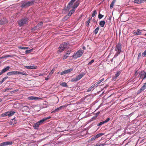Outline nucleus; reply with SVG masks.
I'll list each match as a JSON object with an SVG mask.
<instances>
[{"label": "nucleus", "instance_id": "obj_36", "mask_svg": "<svg viewBox=\"0 0 146 146\" xmlns=\"http://www.w3.org/2000/svg\"><path fill=\"white\" fill-rule=\"evenodd\" d=\"M33 50V49H30L28 50H26V51H25V53L28 54L32 52Z\"/></svg>", "mask_w": 146, "mask_h": 146}, {"label": "nucleus", "instance_id": "obj_33", "mask_svg": "<svg viewBox=\"0 0 146 146\" xmlns=\"http://www.w3.org/2000/svg\"><path fill=\"white\" fill-rule=\"evenodd\" d=\"M11 57V56L10 55H5V56H3L1 58H8V57Z\"/></svg>", "mask_w": 146, "mask_h": 146}, {"label": "nucleus", "instance_id": "obj_51", "mask_svg": "<svg viewBox=\"0 0 146 146\" xmlns=\"http://www.w3.org/2000/svg\"><path fill=\"white\" fill-rule=\"evenodd\" d=\"M120 53H119V52H118V51H117V52L115 54V55L114 57V58L115 57H117L118 55Z\"/></svg>", "mask_w": 146, "mask_h": 146}, {"label": "nucleus", "instance_id": "obj_29", "mask_svg": "<svg viewBox=\"0 0 146 146\" xmlns=\"http://www.w3.org/2000/svg\"><path fill=\"white\" fill-rule=\"evenodd\" d=\"M100 113V112L98 111L97 113H96V115L94 116L93 117H92V121L93 120L95 119L99 115Z\"/></svg>", "mask_w": 146, "mask_h": 146}, {"label": "nucleus", "instance_id": "obj_22", "mask_svg": "<svg viewBox=\"0 0 146 146\" xmlns=\"http://www.w3.org/2000/svg\"><path fill=\"white\" fill-rule=\"evenodd\" d=\"M51 117L50 116L48 117H44L42 119L40 120L41 121V122H42L43 123H44L45 121H46V120L49 119Z\"/></svg>", "mask_w": 146, "mask_h": 146}, {"label": "nucleus", "instance_id": "obj_19", "mask_svg": "<svg viewBox=\"0 0 146 146\" xmlns=\"http://www.w3.org/2000/svg\"><path fill=\"white\" fill-rule=\"evenodd\" d=\"M79 4L80 3L79 1H77L75 3H74V5L72 7V8H73L75 9L76 8L78 7Z\"/></svg>", "mask_w": 146, "mask_h": 146}, {"label": "nucleus", "instance_id": "obj_41", "mask_svg": "<svg viewBox=\"0 0 146 146\" xmlns=\"http://www.w3.org/2000/svg\"><path fill=\"white\" fill-rule=\"evenodd\" d=\"M105 123L104 121H102V122H101L99 123L97 125L98 126H100Z\"/></svg>", "mask_w": 146, "mask_h": 146}, {"label": "nucleus", "instance_id": "obj_12", "mask_svg": "<svg viewBox=\"0 0 146 146\" xmlns=\"http://www.w3.org/2000/svg\"><path fill=\"white\" fill-rule=\"evenodd\" d=\"M121 45L120 43H118L116 46L115 50H117L119 53L121 52Z\"/></svg>", "mask_w": 146, "mask_h": 146}, {"label": "nucleus", "instance_id": "obj_48", "mask_svg": "<svg viewBox=\"0 0 146 146\" xmlns=\"http://www.w3.org/2000/svg\"><path fill=\"white\" fill-rule=\"evenodd\" d=\"M110 119L109 118H107L106 120L104 121L105 123L108 122L110 120Z\"/></svg>", "mask_w": 146, "mask_h": 146}, {"label": "nucleus", "instance_id": "obj_26", "mask_svg": "<svg viewBox=\"0 0 146 146\" xmlns=\"http://www.w3.org/2000/svg\"><path fill=\"white\" fill-rule=\"evenodd\" d=\"M39 30L40 29H39L38 27L37 26H36V27H34L31 29V31L33 32L36 31H37Z\"/></svg>", "mask_w": 146, "mask_h": 146}, {"label": "nucleus", "instance_id": "obj_56", "mask_svg": "<svg viewBox=\"0 0 146 146\" xmlns=\"http://www.w3.org/2000/svg\"><path fill=\"white\" fill-rule=\"evenodd\" d=\"M38 123H39V124H40V125L41 124H43V123L41 122V121L40 120L39 121H38Z\"/></svg>", "mask_w": 146, "mask_h": 146}, {"label": "nucleus", "instance_id": "obj_64", "mask_svg": "<svg viewBox=\"0 0 146 146\" xmlns=\"http://www.w3.org/2000/svg\"><path fill=\"white\" fill-rule=\"evenodd\" d=\"M93 22H96V20H95V19H93Z\"/></svg>", "mask_w": 146, "mask_h": 146}, {"label": "nucleus", "instance_id": "obj_30", "mask_svg": "<svg viewBox=\"0 0 146 146\" xmlns=\"http://www.w3.org/2000/svg\"><path fill=\"white\" fill-rule=\"evenodd\" d=\"M116 0H113V1H112L110 6V9H112L113 8L114 6V4Z\"/></svg>", "mask_w": 146, "mask_h": 146}, {"label": "nucleus", "instance_id": "obj_9", "mask_svg": "<svg viewBox=\"0 0 146 146\" xmlns=\"http://www.w3.org/2000/svg\"><path fill=\"white\" fill-rule=\"evenodd\" d=\"M13 144L12 141H8L4 142L0 144V146H5L8 145H11Z\"/></svg>", "mask_w": 146, "mask_h": 146}, {"label": "nucleus", "instance_id": "obj_31", "mask_svg": "<svg viewBox=\"0 0 146 146\" xmlns=\"http://www.w3.org/2000/svg\"><path fill=\"white\" fill-rule=\"evenodd\" d=\"M60 85L63 87H67L68 86L67 84L65 82H62L60 83Z\"/></svg>", "mask_w": 146, "mask_h": 146}, {"label": "nucleus", "instance_id": "obj_43", "mask_svg": "<svg viewBox=\"0 0 146 146\" xmlns=\"http://www.w3.org/2000/svg\"><path fill=\"white\" fill-rule=\"evenodd\" d=\"M60 110L59 108L56 109L54 111H53L52 112H58Z\"/></svg>", "mask_w": 146, "mask_h": 146}, {"label": "nucleus", "instance_id": "obj_14", "mask_svg": "<svg viewBox=\"0 0 146 146\" xmlns=\"http://www.w3.org/2000/svg\"><path fill=\"white\" fill-rule=\"evenodd\" d=\"M8 22V21L6 18H3L0 20V24L1 25L5 24L7 23Z\"/></svg>", "mask_w": 146, "mask_h": 146}, {"label": "nucleus", "instance_id": "obj_37", "mask_svg": "<svg viewBox=\"0 0 146 146\" xmlns=\"http://www.w3.org/2000/svg\"><path fill=\"white\" fill-rule=\"evenodd\" d=\"M121 73V72L119 71H117L115 74V76L116 77L118 76Z\"/></svg>", "mask_w": 146, "mask_h": 146}, {"label": "nucleus", "instance_id": "obj_15", "mask_svg": "<svg viewBox=\"0 0 146 146\" xmlns=\"http://www.w3.org/2000/svg\"><path fill=\"white\" fill-rule=\"evenodd\" d=\"M10 68V67L9 66H7L6 68H4L0 72V75L7 72L9 70Z\"/></svg>", "mask_w": 146, "mask_h": 146}, {"label": "nucleus", "instance_id": "obj_20", "mask_svg": "<svg viewBox=\"0 0 146 146\" xmlns=\"http://www.w3.org/2000/svg\"><path fill=\"white\" fill-rule=\"evenodd\" d=\"M43 22L41 21L39 23L36 25L40 30L42 28L43 26Z\"/></svg>", "mask_w": 146, "mask_h": 146}, {"label": "nucleus", "instance_id": "obj_60", "mask_svg": "<svg viewBox=\"0 0 146 146\" xmlns=\"http://www.w3.org/2000/svg\"><path fill=\"white\" fill-rule=\"evenodd\" d=\"M88 65H90L91 64V61L88 63Z\"/></svg>", "mask_w": 146, "mask_h": 146}, {"label": "nucleus", "instance_id": "obj_11", "mask_svg": "<svg viewBox=\"0 0 146 146\" xmlns=\"http://www.w3.org/2000/svg\"><path fill=\"white\" fill-rule=\"evenodd\" d=\"M76 0H71L68 4L67 7H66V10H69L70 9V7H71L73 4L74 2Z\"/></svg>", "mask_w": 146, "mask_h": 146}, {"label": "nucleus", "instance_id": "obj_21", "mask_svg": "<svg viewBox=\"0 0 146 146\" xmlns=\"http://www.w3.org/2000/svg\"><path fill=\"white\" fill-rule=\"evenodd\" d=\"M146 1V0H135L134 2L137 3H143Z\"/></svg>", "mask_w": 146, "mask_h": 146}, {"label": "nucleus", "instance_id": "obj_44", "mask_svg": "<svg viewBox=\"0 0 146 146\" xmlns=\"http://www.w3.org/2000/svg\"><path fill=\"white\" fill-rule=\"evenodd\" d=\"M75 9L73 8V9L70 11V12L72 14L75 11Z\"/></svg>", "mask_w": 146, "mask_h": 146}, {"label": "nucleus", "instance_id": "obj_34", "mask_svg": "<svg viewBox=\"0 0 146 146\" xmlns=\"http://www.w3.org/2000/svg\"><path fill=\"white\" fill-rule=\"evenodd\" d=\"M67 106V105L66 104L64 106H62L59 107L58 108H59L60 110L64 108H66Z\"/></svg>", "mask_w": 146, "mask_h": 146}, {"label": "nucleus", "instance_id": "obj_13", "mask_svg": "<svg viewBox=\"0 0 146 146\" xmlns=\"http://www.w3.org/2000/svg\"><path fill=\"white\" fill-rule=\"evenodd\" d=\"M104 135V133H99L97 134V135L95 136H92L93 137H92V141L96 139L101 137Z\"/></svg>", "mask_w": 146, "mask_h": 146}, {"label": "nucleus", "instance_id": "obj_55", "mask_svg": "<svg viewBox=\"0 0 146 146\" xmlns=\"http://www.w3.org/2000/svg\"><path fill=\"white\" fill-rule=\"evenodd\" d=\"M45 75L44 73H43V74H39L38 75V76H43V75Z\"/></svg>", "mask_w": 146, "mask_h": 146}, {"label": "nucleus", "instance_id": "obj_8", "mask_svg": "<svg viewBox=\"0 0 146 146\" xmlns=\"http://www.w3.org/2000/svg\"><path fill=\"white\" fill-rule=\"evenodd\" d=\"M139 79L144 80L146 78V72L143 71L140 73L139 76Z\"/></svg>", "mask_w": 146, "mask_h": 146}, {"label": "nucleus", "instance_id": "obj_18", "mask_svg": "<svg viewBox=\"0 0 146 146\" xmlns=\"http://www.w3.org/2000/svg\"><path fill=\"white\" fill-rule=\"evenodd\" d=\"M137 31L134 32L133 34L135 35H140L141 34V30L140 29H138L137 30Z\"/></svg>", "mask_w": 146, "mask_h": 146}, {"label": "nucleus", "instance_id": "obj_50", "mask_svg": "<svg viewBox=\"0 0 146 146\" xmlns=\"http://www.w3.org/2000/svg\"><path fill=\"white\" fill-rule=\"evenodd\" d=\"M70 51H68L66 53V54L68 56L70 54Z\"/></svg>", "mask_w": 146, "mask_h": 146}, {"label": "nucleus", "instance_id": "obj_57", "mask_svg": "<svg viewBox=\"0 0 146 146\" xmlns=\"http://www.w3.org/2000/svg\"><path fill=\"white\" fill-rule=\"evenodd\" d=\"M141 56V53L140 52L139 53V54L138 55V58H139Z\"/></svg>", "mask_w": 146, "mask_h": 146}, {"label": "nucleus", "instance_id": "obj_5", "mask_svg": "<svg viewBox=\"0 0 146 146\" xmlns=\"http://www.w3.org/2000/svg\"><path fill=\"white\" fill-rule=\"evenodd\" d=\"M35 2L34 0H31L27 2H24L23 3L22 7H29L33 5L34 4Z\"/></svg>", "mask_w": 146, "mask_h": 146}, {"label": "nucleus", "instance_id": "obj_54", "mask_svg": "<svg viewBox=\"0 0 146 146\" xmlns=\"http://www.w3.org/2000/svg\"><path fill=\"white\" fill-rule=\"evenodd\" d=\"M91 90V87H90V88H89L88 90H87V92H90Z\"/></svg>", "mask_w": 146, "mask_h": 146}, {"label": "nucleus", "instance_id": "obj_3", "mask_svg": "<svg viewBox=\"0 0 146 146\" xmlns=\"http://www.w3.org/2000/svg\"><path fill=\"white\" fill-rule=\"evenodd\" d=\"M84 52V51L83 50H79L77 51V52L74 53L72 56L73 58L76 59L80 57Z\"/></svg>", "mask_w": 146, "mask_h": 146}, {"label": "nucleus", "instance_id": "obj_6", "mask_svg": "<svg viewBox=\"0 0 146 146\" xmlns=\"http://www.w3.org/2000/svg\"><path fill=\"white\" fill-rule=\"evenodd\" d=\"M84 73L81 74L77 76L76 77L72 78L70 81L72 82H77L82 78L84 76Z\"/></svg>", "mask_w": 146, "mask_h": 146}, {"label": "nucleus", "instance_id": "obj_28", "mask_svg": "<svg viewBox=\"0 0 146 146\" xmlns=\"http://www.w3.org/2000/svg\"><path fill=\"white\" fill-rule=\"evenodd\" d=\"M40 125V124L38 122L34 124L33 127L35 129H37L39 127Z\"/></svg>", "mask_w": 146, "mask_h": 146}, {"label": "nucleus", "instance_id": "obj_61", "mask_svg": "<svg viewBox=\"0 0 146 146\" xmlns=\"http://www.w3.org/2000/svg\"><path fill=\"white\" fill-rule=\"evenodd\" d=\"M82 48L84 50H85L86 49V47L85 46H83L82 47Z\"/></svg>", "mask_w": 146, "mask_h": 146}, {"label": "nucleus", "instance_id": "obj_23", "mask_svg": "<svg viewBox=\"0 0 146 146\" xmlns=\"http://www.w3.org/2000/svg\"><path fill=\"white\" fill-rule=\"evenodd\" d=\"M12 121H11V122L10 123V125H14L15 124H16L17 122L15 120V118H13L11 119Z\"/></svg>", "mask_w": 146, "mask_h": 146}, {"label": "nucleus", "instance_id": "obj_39", "mask_svg": "<svg viewBox=\"0 0 146 146\" xmlns=\"http://www.w3.org/2000/svg\"><path fill=\"white\" fill-rule=\"evenodd\" d=\"M51 76V74H50V73L49 74L48 76L45 79V80H48L50 78Z\"/></svg>", "mask_w": 146, "mask_h": 146}, {"label": "nucleus", "instance_id": "obj_35", "mask_svg": "<svg viewBox=\"0 0 146 146\" xmlns=\"http://www.w3.org/2000/svg\"><path fill=\"white\" fill-rule=\"evenodd\" d=\"M98 84L97 83H96L94 84L92 86V88H94L98 86Z\"/></svg>", "mask_w": 146, "mask_h": 146}, {"label": "nucleus", "instance_id": "obj_24", "mask_svg": "<svg viewBox=\"0 0 146 146\" xmlns=\"http://www.w3.org/2000/svg\"><path fill=\"white\" fill-rule=\"evenodd\" d=\"M38 99V98L34 96H30L28 98V99L29 100H36Z\"/></svg>", "mask_w": 146, "mask_h": 146}, {"label": "nucleus", "instance_id": "obj_7", "mask_svg": "<svg viewBox=\"0 0 146 146\" xmlns=\"http://www.w3.org/2000/svg\"><path fill=\"white\" fill-rule=\"evenodd\" d=\"M15 112L14 111H8L5 112L4 114H2V117H5L6 116H8L9 117L13 115Z\"/></svg>", "mask_w": 146, "mask_h": 146}, {"label": "nucleus", "instance_id": "obj_58", "mask_svg": "<svg viewBox=\"0 0 146 146\" xmlns=\"http://www.w3.org/2000/svg\"><path fill=\"white\" fill-rule=\"evenodd\" d=\"M8 90H9L8 88L5 89V91H4V92H6Z\"/></svg>", "mask_w": 146, "mask_h": 146}, {"label": "nucleus", "instance_id": "obj_52", "mask_svg": "<svg viewBox=\"0 0 146 146\" xmlns=\"http://www.w3.org/2000/svg\"><path fill=\"white\" fill-rule=\"evenodd\" d=\"M142 55L144 56L146 55V50H145V51L142 53Z\"/></svg>", "mask_w": 146, "mask_h": 146}, {"label": "nucleus", "instance_id": "obj_63", "mask_svg": "<svg viewBox=\"0 0 146 146\" xmlns=\"http://www.w3.org/2000/svg\"><path fill=\"white\" fill-rule=\"evenodd\" d=\"M9 89V90H11L13 89V88H8Z\"/></svg>", "mask_w": 146, "mask_h": 146}, {"label": "nucleus", "instance_id": "obj_17", "mask_svg": "<svg viewBox=\"0 0 146 146\" xmlns=\"http://www.w3.org/2000/svg\"><path fill=\"white\" fill-rule=\"evenodd\" d=\"M37 66H25V68L28 69H35L37 68Z\"/></svg>", "mask_w": 146, "mask_h": 146}, {"label": "nucleus", "instance_id": "obj_40", "mask_svg": "<svg viewBox=\"0 0 146 146\" xmlns=\"http://www.w3.org/2000/svg\"><path fill=\"white\" fill-rule=\"evenodd\" d=\"M104 80V78H103L99 80L97 84H99L101 82H102V81H103Z\"/></svg>", "mask_w": 146, "mask_h": 146}, {"label": "nucleus", "instance_id": "obj_2", "mask_svg": "<svg viewBox=\"0 0 146 146\" xmlns=\"http://www.w3.org/2000/svg\"><path fill=\"white\" fill-rule=\"evenodd\" d=\"M28 18H24L21 19L17 21L18 24L20 27H22L27 23Z\"/></svg>", "mask_w": 146, "mask_h": 146}, {"label": "nucleus", "instance_id": "obj_16", "mask_svg": "<svg viewBox=\"0 0 146 146\" xmlns=\"http://www.w3.org/2000/svg\"><path fill=\"white\" fill-rule=\"evenodd\" d=\"M73 70V69L70 68L66 70H64V71L62 72L61 73V75H64L66 74L70 73L71 71H72Z\"/></svg>", "mask_w": 146, "mask_h": 146}, {"label": "nucleus", "instance_id": "obj_25", "mask_svg": "<svg viewBox=\"0 0 146 146\" xmlns=\"http://www.w3.org/2000/svg\"><path fill=\"white\" fill-rule=\"evenodd\" d=\"M105 21H101L99 23L100 25L102 27H103L105 24Z\"/></svg>", "mask_w": 146, "mask_h": 146}, {"label": "nucleus", "instance_id": "obj_38", "mask_svg": "<svg viewBox=\"0 0 146 146\" xmlns=\"http://www.w3.org/2000/svg\"><path fill=\"white\" fill-rule=\"evenodd\" d=\"M19 48L21 49H24L25 50L26 49H27L28 48V47H22V46H19Z\"/></svg>", "mask_w": 146, "mask_h": 146}, {"label": "nucleus", "instance_id": "obj_27", "mask_svg": "<svg viewBox=\"0 0 146 146\" xmlns=\"http://www.w3.org/2000/svg\"><path fill=\"white\" fill-rule=\"evenodd\" d=\"M39 30L40 29H39L38 27L37 26H36V27H34L31 29V31L33 32L36 31H37Z\"/></svg>", "mask_w": 146, "mask_h": 146}, {"label": "nucleus", "instance_id": "obj_10", "mask_svg": "<svg viewBox=\"0 0 146 146\" xmlns=\"http://www.w3.org/2000/svg\"><path fill=\"white\" fill-rule=\"evenodd\" d=\"M146 89V82L143 85L137 92V94H139Z\"/></svg>", "mask_w": 146, "mask_h": 146}, {"label": "nucleus", "instance_id": "obj_42", "mask_svg": "<svg viewBox=\"0 0 146 146\" xmlns=\"http://www.w3.org/2000/svg\"><path fill=\"white\" fill-rule=\"evenodd\" d=\"M96 14V10H94L93 13L92 14V17H94Z\"/></svg>", "mask_w": 146, "mask_h": 146}, {"label": "nucleus", "instance_id": "obj_47", "mask_svg": "<svg viewBox=\"0 0 146 146\" xmlns=\"http://www.w3.org/2000/svg\"><path fill=\"white\" fill-rule=\"evenodd\" d=\"M104 144H97L95 146H104Z\"/></svg>", "mask_w": 146, "mask_h": 146}, {"label": "nucleus", "instance_id": "obj_59", "mask_svg": "<svg viewBox=\"0 0 146 146\" xmlns=\"http://www.w3.org/2000/svg\"><path fill=\"white\" fill-rule=\"evenodd\" d=\"M72 15V14H71V13L70 12H69L68 14V15L69 16H70L71 15Z\"/></svg>", "mask_w": 146, "mask_h": 146}, {"label": "nucleus", "instance_id": "obj_4", "mask_svg": "<svg viewBox=\"0 0 146 146\" xmlns=\"http://www.w3.org/2000/svg\"><path fill=\"white\" fill-rule=\"evenodd\" d=\"M68 46V43H64V44H61L58 48V51L60 52H61Z\"/></svg>", "mask_w": 146, "mask_h": 146}, {"label": "nucleus", "instance_id": "obj_1", "mask_svg": "<svg viewBox=\"0 0 146 146\" xmlns=\"http://www.w3.org/2000/svg\"><path fill=\"white\" fill-rule=\"evenodd\" d=\"M22 74L27 76L28 74L25 72H19L18 71H13L8 72L7 74L9 76H11L13 75Z\"/></svg>", "mask_w": 146, "mask_h": 146}, {"label": "nucleus", "instance_id": "obj_32", "mask_svg": "<svg viewBox=\"0 0 146 146\" xmlns=\"http://www.w3.org/2000/svg\"><path fill=\"white\" fill-rule=\"evenodd\" d=\"M99 29V27H98L93 32L95 34H96L98 32Z\"/></svg>", "mask_w": 146, "mask_h": 146}, {"label": "nucleus", "instance_id": "obj_45", "mask_svg": "<svg viewBox=\"0 0 146 146\" xmlns=\"http://www.w3.org/2000/svg\"><path fill=\"white\" fill-rule=\"evenodd\" d=\"M103 16H104V15L99 13L98 15V18L99 19H101L103 17Z\"/></svg>", "mask_w": 146, "mask_h": 146}, {"label": "nucleus", "instance_id": "obj_62", "mask_svg": "<svg viewBox=\"0 0 146 146\" xmlns=\"http://www.w3.org/2000/svg\"><path fill=\"white\" fill-rule=\"evenodd\" d=\"M3 82H2V81H0V84L2 83Z\"/></svg>", "mask_w": 146, "mask_h": 146}, {"label": "nucleus", "instance_id": "obj_49", "mask_svg": "<svg viewBox=\"0 0 146 146\" xmlns=\"http://www.w3.org/2000/svg\"><path fill=\"white\" fill-rule=\"evenodd\" d=\"M8 78L7 76H5L2 79V82H4L6 79H7Z\"/></svg>", "mask_w": 146, "mask_h": 146}, {"label": "nucleus", "instance_id": "obj_53", "mask_svg": "<svg viewBox=\"0 0 146 146\" xmlns=\"http://www.w3.org/2000/svg\"><path fill=\"white\" fill-rule=\"evenodd\" d=\"M68 57V56H67L66 54L65 55H64V56L63 59H66V58H67Z\"/></svg>", "mask_w": 146, "mask_h": 146}, {"label": "nucleus", "instance_id": "obj_46", "mask_svg": "<svg viewBox=\"0 0 146 146\" xmlns=\"http://www.w3.org/2000/svg\"><path fill=\"white\" fill-rule=\"evenodd\" d=\"M90 19L88 20L87 21L86 23V26H88L89 25V24L90 22Z\"/></svg>", "mask_w": 146, "mask_h": 146}]
</instances>
